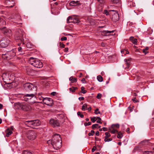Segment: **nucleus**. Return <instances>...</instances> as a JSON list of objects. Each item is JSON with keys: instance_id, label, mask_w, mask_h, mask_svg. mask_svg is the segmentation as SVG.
<instances>
[{"instance_id": "obj_39", "label": "nucleus", "mask_w": 154, "mask_h": 154, "mask_svg": "<svg viewBox=\"0 0 154 154\" xmlns=\"http://www.w3.org/2000/svg\"><path fill=\"white\" fill-rule=\"evenodd\" d=\"M81 89L82 91V92L83 94H85L86 92V90H85V88L84 87H82L81 88Z\"/></svg>"}, {"instance_id": "obj_36", "label": "nucleus", "mask_w": 154, "mask_h": 154, "mask_svg": "<svg viewBox=\"0 0 154 154\" xmlns=\"http://www.w3.org/2000/svg\"><path fill=\"white\" fill-rule=\"evenodd\" d=\"M96 119H97V123H100V124L102 123V122H101V119L100 117H97Z\"/></svg>"}, {"instance_id": "obj_19", "label": "nucleus", "mask_w": 154, "mask_h": 154, "mask_svg": "<svg viewBox=\"0 0 154 154\" xmlns=\"http://www.w3.org/2000/svg\"><path fill=\"white\" fill-rule=\"evenodd\" d=\"M109 131L112 134H114L117 132H118V131L116 130L114 127L112 128L111 127L109 129Z\"/></svg>"}, {"instance_id": "obj_32", "label": "nucleus", "mask_w": 154, "mask_h": 154, "mask_svg": "<svg viewBox=\"0 0 154 154\" xmlns=\"http://www.w3.org/2000/svg\"><path fill=\"white\" fill-rule=\"evenodd\" d=\"M149 49L148 47H146L145 49H143V51L145 54H146L147 53V50Z\"/></svg>"}, {"instance_id": "obj_23", "label": "nucleus", "mask_w": 154, "mask_h": 154, "mask_svg": "<svg viewBox=\"0 0 154 154\" xmlns=\"http://www.w3.org/2000/svg\"><path fill=\"white\" fill-rule=\"evenodd\" d=\"M70 81H71V82L73 83L75 82H77V79L75 78H73L72 77H71L69 78Z\"/></svg>"}, {"instance_id": "obj_41", "label": "nucleus", "mask_w": 154, "mask_h": 154, "mask_svg": "<svg viewBox=\"0 0 154 154\" xmlns=\"http://www.w3.org/2000/svg\"><path fill=\"white\" fill-rule=\"evenodd\" d=\"M114 3L117 4L119 2V0H110Z\"/></svg>"}, {"instance_id": "obj_8", "label": "nucleus", "mask_w": 154, "mask_h": 154, "mask_svg": "<svg viewBox=\"0 0 154 154\" xmlns=\"http://www.w3.org/2000/svg\"><path fill=\"white\" fill-rule=\"evenodd\" d=\"M66 22L67 23H79L80 20L79 18L77 16H69L67 19Z\"/></svg>"}, {"instance_id": "obj_21", "label": "nucleus", "mask_w": 154, "mask_h": 154, "mask_svg": "<svg viewBox=\"0 0 154 154\" xmlns=\"http://www.w3.org/2000/svg\"><path fill=\"white\" fill-rule=\"evenodd\" d=\"M111 32V31H103L102 32V34L103 35H109Z\"/></svg>"}, {"instance_id": "obj_58", "label": "nucleus", "mask_w": 154, "mask_h": 154, "mask_svg": "<svg viewBox=\"0 0 154 154\" xmlns=\"http://www.w3.org/2000/svg\"><path fill=\"white\" fill-rule=\"evenodd\" d=\"M95 147H94L92 149V152H94V151H95Z\"/></svg>"}, {"instance_id": "obj_24", "label": "nucleus", "mask_w": 154, "mask_h": 154, "mask_svg": "<svg viewBox=\"0 0 154 154\" xmlns=\"http://www.w3.org/2000/svg\"><path fill=\"white\" fill-rule=\"evenodd\" d=\"M131 59H125V61L126 62V64L127 66V67L128 68L130 63V60Z\"/></svg>"}, {"instance_id": "obj_40", "label": "nucleus", "mask_w": 154, "mask_h": 154, "mask_svg": "<svg viewBox=\"0 0 154 154\" xmlns=\"http://www.w3.org/2000/svg\"><path fill=\"white\" fill-rule=\"evenodd\" d=\"M94 131L93 130H91V132L88 133V135L89 136H93L94 134Z\"/></svg>"}, {"instance_id": "obj_5", "label": "nucleus", "mask_w": 154, "mask_h": 154, "mask_svg": "<svg viewBox=\"0 0 154 154\" xmlns=\"http://www.w3.org/2000/svg\"><path fill=\"white\" fill-rule=\"evenodd\" d=\"M15 106L18 109L24 111H28L31 109L30 106L24 103H18L15 104Z\"/></svg>"}, {"instance_id": "obj_11", "label": "nucleus", "mask_w": 154, "mask_h": 154, "mask_svg": "<svg viewBox=\"0 0 154 154\" xmlns=\"http://www.w3.org/2000/svg\"><path fill=\"white\" fill-rule=\"evenodd\" d=\"M110 11L116 12V13L112 16V20L114 22L118 21L119 19V16L118 11H115L114 10H110Z\"/></svg>"}, {"instance_id": "obj_64", "label": "nucleus", "mask_w": 154, "mask_h": 154, "mask_svg": "<svg viewBox=\"0 0 154 154\" xmlns=\"http://www.w3.org/2000/svg\"><path fill=\"white\" fill-rule=\"evenodd\" d=\"M3 106L0 103V109H1Z\"/></svg>"}, {"instance_id": "obj_49", "label": "nucleus", "mask_w": 154, "mask_h": 154, "mask_svg": "<svg viewBox=\"0 0 154 154\" xmlns=\"http://www.w3.org/2000/svg\"><path fill=\"white\" fill-rule=\"evenodd\" d=\"M104 12L106 15H108L109 14V12L106 10H104Z\"/></svg>"}, {"instance_id": "obj_57", "label": "nucleus", "mask_w": 154, "mask_h": 154, "mask_svg": "<svg viewBox=\"0 0 154 154\" xmlns=\"http://www.w3.org/2000/svg\"><path fill=\"white\" fill-rule=\"evenodd\" d=\"M95 134L97 136H99V132L98 131H97V132H96V133H95Z\"/></svg>"}, {"instance_id": "obj_22", "label": "nucleus", "mask_w": 154, "mask_h": 154, "mask_svg": "<svg viewBox=\"0 0 154 154\" xmlns=\"http://www.w3.org/2000/svg\"><path fill=\"white\" fill-rule=\"evenodd\" d=\"M9 56L8 55L7 53L5 54H2V57L5 59L9 60L11 59V58L9 57Z\"/></svg>"}, {"instance_id": "obj_33", "label": "nucleus", "mask_w": 154, "mask_h": 154, "mask_svg": "<svg viewBox=\"0 0 154 154\" xmlns=\"http://www.w3.org/2000/svg\"><path fill=\"white\" fill-rule=\"evenodd\" d=\"M22 154H32V153L27 150L24 151L23 152Z\"/></svg>"}, {"instance_id": "obj_27", "label": "nucleus", "mask_w": 154, "mask_h": 154, "mask_svg": "<svg viewBox=\"0 0 154 154\" xmlns=\"http://www.w3.org/2000/svg\"><path fill=\"white\" fill-rule=\"evenodd\" d=\"M100 126H99L98 124H94L92 125V128L93 129H94L95 128H100Z\"/></svg>"}, {"instance_id": "obj_16", "label": "nucleus", "mask_w": 154, "mask_h": 154, "mask_svg": "<svg viewBox=\"0 0 154 154\" xmlns=\"http://www.w3.org/2000/svg\"><path fill=\"white\" fill-rule=\"evenodd\" d=\"M13 130V128L12 127H11L10 129L8 128L7 129L6 131V136L7 137H8L9 135H11L12 133V131Z\"/></svg>"}, {"instance_id": "obj_62", "label": "nucleus", "mask_w": 154, "mask_h": 154, "mask_svg": "<svg viewBox=\"0 0 154 154\" xmlns=\"http://www.w3.org/2000/svg\"><path fill=\"white\" fill-rule=\"evenodd\" d=\"M87 110H88L89 111H90L91 110V107H89L87 109Z\"/></svg>"}, {"instance_id": "obj_17", "label": "nucleus", "mask_w": 154, "mask_h": 154, "mask_svg": "<svg viewBox=\"0 0 154 154\" xmlns=\"http://www.w3.org/2000/svg\"><path fill=\"white\" fill-rule=\"evenodd\" d=\"M78 1H71L69 3V5L70 6H76L78 5Z\"/></svg>"}, {"instance_id": "obj_30", "label": "nucleus", "mask_w": 154, "mask_h": 154, "mask_svg": "<svg viewBox=\"0 0 154 154\" xmlns=\"http://www.w3.org/2000/svg\"><path fill=\"white\" fill-rule=\"evenodd\" d=\"M122 136L123 135L121 132H118V135L117 136V138L119 139H121L122 137Z\"/></svg>"}, {"instance_id": "obj_61", "label": "nucleus", "mask_w": 154, "mask_h": 154, "mask_svg": "<svg viewBox=\"0 0 154 154\" xmlns=\"http://www.w3.org/2000/svg\"><path fill=\"white\" fill-rule=\"evenodd\" d=\"M64 50L65 52H67L68 51V48H65Z\"/></svg>"}, {"instance_id": "obj_3", "label": "nucleus", "mask_w": 154, "mask_h": 154, "mask_svg": "<svg viewBox=\"0 0 154 154\" xmlns=\"http://www.w3.org/2000/svg\"><path fill=\"white\" fill-rule=\"evenodd\" d=\"M22 99L26 101H29L30 104H32L35 102L36 97L33 94H28L24 95Z\"/></svg>"}, {"instance_id": "obj_15", "label": "nucleus", "mask_w": 154, "mask_h": 154, "mask_svg": "<svg viewBox=\"0 0 154 154\" xmlns=\"http://www.w3.org/2000/svg\"><path fill=\"white\" fill-rule=\"evenodd\" d=\"M9 42L10 41L9 40H7L6 42L4 41L1 43L0 45V46L2 48H5L8 45Z\"/></svg>"}, {"instance_id": "obj_43", "label": "nucleus", "mask_w": 154, "mask_h": 154, "mask_svg": "<svg viewBox=\"0 0 154 154\" xmlns=\"http://www.w3.org/2000/svg\"><path fill=\"white\" fill-rule=\"evenodd\" d=\"M102 94L100 93H98L97 96V98L98 99H100L101 98Z\"/></svg>"}, {"instance_id": "obj_53", "label": "nucleus", "mask_w": 154, "mask_h": 154, "mask_svg": "<svg viewBox=\"0 0 154 154\" xmlns=\"http://www.w3.org/2000/svg\"><path fill=\"white\" fill-rule=\"evenodd\" d=\"M132 100H133V101L135 103H136V102H138V100H136V98H134Z\"/></svg>"}, {"instance_id": "obj_4", "label": "nucleus", "mask_w": 154, "mask_h": 154, "mask_svg": "<svg viewBox=\"0 0 154 154\" xmlns=\"http://www.w3.org/2000/svg\"><path fill=\"white\" fill-rule=\"evenodd\" d=\"M40 124V122L38 120L28 121H26L25 122V124L28 126L33 128H35V127L39 126Z\"/></svg>"}, {"instance_id": "obj_55", "label": "nucleus", "mask_w": 154, "mask_h": 154, "mask_svg": "<svg viewBox=\"0 0 154 154\" xmlns=\"http://www.w3.org/2000/svg\"><path fill=\"white\" fill-rule=\"evenodd\" d=\"M129 53V52L128 51L125 50V54H128Z\"/></svg>"}, {"instance_id": "obj_51", "label": "nucleus", "mask_w": 154, "mask_h": 154, "mask_svg": "<svg viewBox=\"0 0 154 154\" xmlns=\"http://www.w3.org/2000/svg\"><path fill=\"white\" fill-rule=\"evenodd\" d=\"M51 95L55 96L57 94V93L55 92H53L51 93Z\"/></svg>"}, {"instance_id": "obj_50", "label": "nucleus", "mask_w": 154, "mask_h": 154, "mask_svg": "<svg viewBox=\"0 0 154 154\" xmlns=\"http://www.w3.org/2000/svg\"><path fill=\"white\" fill-rule=\"evenodd\" d=\"M100 3H103L104 2V0H97Z\"/></svg>"}, {"instance_id": "obj_59", "label": "nucleus", "mask_w": 154, "mask_h": 154, "mask_svg": "<svg viewBox=\"0 0 154 154\" xmlns=\"http://www.w3.org/2000/svg\"><path fill=\"white\" fill-rule=\"evenodd\" d=\"M103 129L104 131H106L107 130V129L105 127L103 128Z\"/></svg>"}, {"instance_id": "obj_1", "label": "nucleus", "mask_w": 154, "mask_h": 154, "mask_svg": "<svg viewBox=\"0 0 154 154\" xmlns=\"http://www.w3.org/2000/svg\"><path fill=\"white\" fill-rule=\"evenodd\" d=\"M62 142L60 135L57 134L54 136L51 140H48L47 143L49 144H51L54 149H57L61 147Z\"/></svg>"}, {"instance_id": "obj_46", "label": "nucleus", "mask_w": 154, "mask_h": 154, "mask_svg": "<svg viewBox=\"0 0 154 154\" xmlns=\"http://www.w3.org/2000/svg\"><path fill=\"white\" fill-rule=\"evenodd\" d=\"M77 115L78 116H80V117L82 118L84 117V115L83 114H81L80 112H77Z\"/></svg>"}, {"instance_id": "obj_56", "label": "nucleus", "mask_w": 154, "mask_h": 154, "mask_svg": "<svg viewBox=\"0 0 154 154\" xmlns=\"http://www.w3.org/2000/svg\"><path fill=\"white\" fill-rule=\"evenodd\" d=\"M121 53L122 54H125V50H121Z\"/></svg>"}, {"instance_id": "obj_38", "label": "nucleus", "mask_w": 154, "mask_h": 154, "mask_svg": "<svg viewBox=\"0 0 154 154\" xmlns=\"http://www.w3.org/2000/svg\"><path fill=\"white\" fill-rule=\"evenodd\" d=\"M105 134L106 136L105 137V138H108V137H110L111 136L110 134L107 132H106L105 133Z\"/></svg>"}, {"instance_id": "obj_6", "label": "nucleus", "mask_w": 154, "mask_h": 154, "mask_svg": "<svg viewBox=\"0 0 154 154\" xmlns=\"http://www.w3.org/2000/svg\"><path fill=\"white\" fill-rule=\"evenodd\" d=\"M27 137L30 140H34L37 136L36 132L34 130H30L28 131L27 134Z\"/></svg>"}, {"instance_id": "obj_26", "label": "nucleus", "mask_w": 154, "mask_h": 154, "mask_svg": "<svg viewBox=\"0 0 154 154\" xmlns=\"http://www.w3.org/2000/svg\"><path fill=\"white\" fill-rule=\"evenodd\" d=\"M97 79L99 82H102L103 81V77L100 75H99L97 76Z\"/></svg>"}, {"instance_id": "obj_35", "label": "nucleus", "mask_w": 154, "mask_h": 154, "mask_svg": "<svg viewBox=\"0 0 154 154\" xmlns=\"http://www.w3.org/2000/svg\"><path fill=\"white\" fill-rule=\"evenodd\" d=\"M77 89L76 87H72V88H69V90L70 91L72 92H74L75 91V90Z\"/></svg>"}, {"instance_id": "obj_13", "label": "nucleus", "mask_w": 154, "mask_h": 154, "mask_svg": "<svg viewBox=\"0 0 154 154\" xmlns=\"http://www.w3.org/2000/svg\"><path fill=\"white\" fill-rule=\"evenodd\" d=\"M16 49L15 48L7 52V54L9 57H13L16 55Z\"/></svg>"}, {"instance_id": "obj_28", "label": "nucleus", "mask_w": 154, "mask_h": 154, "mask_svg": "<svg viewBox=\"0 0 154 154\" xmlns=\"http://www.w3.org/2000/svg\"><path fill=\"white\" fill-rule=\"evenodd\" d=\"M23 34L22 33V35H19L20 38H18V39H19L20 40V41H21V42L23 44H24V39L23 38H22V37H21V36H23Z\"/></svg>"}, {"instance_id": "obj_7", "label": "nucleus", "mask_w": 154, "mask_h": 154, "mask_svg": "<svg viewBox=\"0 0 154 154\" xmlns=\"http://www.w3.org/2000/svg\"><path fill=\"white\" fill-rule=\"evenodd\" d=\"M23 87L26 90L28 91L33 90L35 91L36 90V86L30 83H26L25 84L23 85Z\"/></svg>"}, {"instance_id": "obj_47", "label": "nucleus", "mask_w": 154, "mask_h": 154, "mask_svg": "<svg viewBox=\"0 0 154 154\" xmlns=\"http://www.w3.org/2000/svg\"><path fill=\"white\" fill-rule=\"evenodd\" d=\"M61 40L62 41H66L67 40V38L66 37H62L61 38Z\"/></svg>"}, {"instance_id": "obj_44", "label": "nucleus", "mask_w": 154, "mask_h": 154, "mask_svg": "<svg viewBox=\"0 0 154 154\" xmlns=\"http://www.w3.org/2000/svg\"><path fill=\"white\" fill-rule=\"evenodd\" d=\"M94 113L96 114H100V112L99 111V109H97L95 110L94 112Z\"/></svg>"}, {"instance_id": "obj_60", "label": "nucleus", "mask_w": 154, "mask_h": 154, "mask_svg": "<svg viewBox=\"0 0 154 154\" xmlns=\"http://www.w3.org/2000/svg\"><path fill=\"white\" fill-rule=\"evenodd\" d=\"M129 130L130 129L129 128H128L126 129V131L127 133H129Z\"/></svg>"}, {"instance_id": "obj_2", "label": "nucleus", "mask_w": 154, "mask_h": 154, "mask_svg": "<svg viewBox=\"0 0 154 154\" xmlns=\"http://www.w3.org/2000/svg\"><path fill=\"white\" fill-rule=\"evenodd\" d=\"M29 63L35 67L41 68L43 66L42 63L40 60L37 58H34L32 57L29 58Z\"/></svg>"}, {"instance_id": "obj_18", "label": "nucleus", "mask_w": 154, "mask_h": 154, "mask_svg": "<svg viewBox=\"0 0 154 154\" xmlns=\"http://www.w3.org/2000/svg\"><path fill=\"white\" fill-rule=\"evenodd\" d=\"M148 143V142L147 140H144L143 141H142L140 142V147H141V146H146Z\"/></svg>"}, {"instance_id": "obj_63", "label": "nucleus", "mask_w": 154, "mask_h": 154, "mask_svg": "<svg viewBox=\"0 0 154 154\" xmlns=\"http://www.w3.org/2000/svg\"><path fill=\"white\" fill-rule=\"evenodd\" d=\"M61 46L63 48H64L65 45L63 44H62V45H61Z\"/></svg>"}, {"instance_id": "obj_9", "label": "nucleus", "mask_w": 154, "mask_h": 154, "mask_svg": "<svg viewBox=\"0 0 154 154\" xmlns=\"http://www.w3.org/2000/svg\"><path fill=\"white\" fill-rule=\"evenodd\" d=\"M50 124L53 127L59 126L60 123L59 121L55 119H51L50 121Z\"/></svg>"}, {"instance_id": "obj_14", "label": "nucleus", "mask_w": 154, "mask_h": 154, "mask_svg": "<svg viewBox=\"0 0 154 154\" xmlns=\"http://www.w3.org/2000/svg\"><path fill=\"white\" fill-rule=\"evenodd\" d=\"M0 29H2L3 31L4 34H7L8 36L10 35L11 34V31L10 29H6L5 27H3L2 28L0 27Z\"/></svg>"}, {"instance_id": "obj_34", "label": "nucleus", "mask_w": 154, "mask_h": 154, "mask_svg": "<svg viewBox=\"0 0 154 154\" xmlns=\"http://www.w3.org/2000/svg\"><path fill=\"white\" fill-rule=\"evenodd\" d=\"M111 127L112 128H113L114 127V128H119V124H114L112 125L111 126Z\"/></svg>"}, {"instance_id": "obj_25", "label": "nucleus", "mask_w": 154, "mask_h": 154, "mask_svg": "<svg viewBox=\"0 0 154 154\" xmlns=\"http://www.w3.org/2000/svg\"><path fill=\"white\" fill-rule=\"evenodd\" d=\"M11 2L13 4L14 3V2L12 0H6L5 1V3L8 5H10Z\"/></svg>"}, {"instance_id": "obj_54", "label": "nucleus", "mask_w": 154, "mask_h": 154, "mask_svg": "<svg viewBox=\"0 0 154 154\" xmlns=\"http://www.w3.org/2000/svg\"><path fill=\"white\" fill-rule=\"evenodd\" d=\"M151 153V152L149 151H146L145 152V154H149Z\"/></svg>"}, {"instance_id": "obj_52", "label": "nucleus", "mask_w": 154, "mask_h": 154, "mask_svg": "<svg viewBox=\"0 0 154 154\" xmlns=\"http://www.w3.org/2000/svg\"><path fill=\"white\" fill-rule=\"evenodd\" d=\"M85 98L84 97H79V99L80 100H84Z\"/></svg>"}, {"instance_id": "obj_12", "label": "nucleus", "mask_w": 154, "mask_h": 154, "mask_svg": "<svg viewBox=\"0 0 154 154\" xmlns=\"http://www.w3.org/2000/svg\"><path fill=\"white\" fill-rule=\"evenodd\" d=\"M3 80L7 84H10L11 82H9L8 81L10 80L8 77V74L7 73H4L2 76Z\"/></svg>"}, {"instance_id": "obj_42", "label": "nucleus", "mask_w": 154, "mask_h": 154, "mask_svg": "<svg viewBox=\"0 0 154 154\" xmlns=\"http://www.w3.org/2000/svg\"><path fill=\"white\" fill-rule=\"evenodd\" d=\"M104 141L105 142H109L112 140V138L108 139V138H105Z\"/></svg>"}, {"instance_id": "obj_48", "label": "nucleus", "mask_w": 154, "mask_h": 154, "mask_svg": "<svg viewBox=\"0 0 154 154\" xmlns=\"http://www.w3.org/2000/svg\"><path fill=\"white\" fill-rule=\"evenodd\" d=\"M18 51L20 52H22V48L21 47H19L18 49Z\"/></svg>"}, {"instance_id": "obj_20", "label": "nucleus", "mask_w": 154, "mask_h": 154, "mask_svg": "<svg viewBox=\"0 0 154 154\" xmlns=\"http://www.w3.org/2000/svg\"><path fill=\"white\" fill-rule=\"evenodd\" d=\"M130 40L135 45L137 44V39H134L133 37H131L130 38Z\"/></svg>"}, {"instance_id": "obj_45", "label": "nucleus", "mask_w": 154, "mask_h": 154, "mask_svg": "<svg viewBox=\"0 0 154 154\" xmlns=\"http://www.w3.org/2000/svg\"><path fill=\"white\" fill-rule=\"evenodd\" d=\"M91 124V122H88V123L85 122L84 123V125L86 126H87L90 125Z\"/></svg>"}, {"instance_id": "obj_37", "label": "nucleus", "mask_w": 154, "mask_h": 154, "mask_svg": "<svg viewBox=\"0 0 154 154\" xmlns=\"http://www.w3.org/2000/svg\"><path fill=\"white\" fill-rule=\"evenodd\" d=\"M97 118L95 117H93L91 118V120L92 122L94 123V122L97 120V119H96Z\"/></svg>"}, {"instance_id": "obj_31", "label": "nucleus", "mask_w": 154, "mask_h": 154, "mask_svg": "<svg viewBox=\"0 0 154 154\" xmlns=\"http://www.w3.org/2000/svg\"><path fill=\"white\" fill-rule=\"evenodd\" d=\"M88 106V105L86 104H84L82 106V110L84 111L85 110V109H87Z\"/></svg>"}, {"instance_id": "obj_10", "label": "nucleus", "mask_w": 154, "mask_h": 154, "mask_svg": "<svg viewBox=\"0 0 154 154\" xmlns=\"http://www.w3.org/2000/svg\"><path fill=\"white\" fill-rule=\"evenodd\" d=\"M43 101L45 104L49 106H51L53 103L52 99L49 98H44Z\"/></svg>"}, {"instance_id": "obj_29", "label": "nucleus", "mask_w": 154, "mask_h": 154, "mask_svg": "<svg viewBox=\"0 0 154 154\" xmlns=\"http://www.w3.org/2000/svg\"><path fill=\"white\" fill-rule=\"evenodd\" d=\"M6 23L5 21L3 20L0 18V26L1 25H5Z\"/></svg>"}]
</instances>
